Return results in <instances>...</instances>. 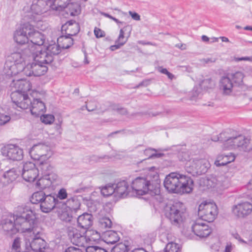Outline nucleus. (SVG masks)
<instances>
[{"label":"nucleus","mask_w":252,"mask_h":252,"mask_svg":"<svg viewBox=\"0 0 252 252\" xmlns=\"http://www.w3.org/2000/svg\"><path fill=\"white\" fill-rule=\"evenodd\" d=\"M94 33L97 38L104 36V32L98 28H95L94 29Z\"/></svg>","instance_id":"nucleus-61"},{"label":"nucleus","mask_w":252,"mask_h":252,"mask_svg":"<svg viewBox=\"0 0 252 252\" xmlns=\"http://www.w3.org/2000/svg\"><path fill=\"white\" fill-rule=\"evenodd\" d=\"M67 14L70 16H75L80 13V7L78 3L68 2L64 8Z\"/></svg>","instance_id":"nucleus-38"},{"label":"nucleus","mask_w":252,"mask_h":252,"mask_svg":"<svg viewBox=\"0 0 252 252\" xmlns=\"http://www.w3.org/2000/svg\"><path fill=\"white\" fill-rule=\"evenodd\" d=\"M57 211L59 214L60 218L61 220L65 222H70L72 218V216L70 210L67 209H58Z\"/></svg>","instance_id":"nucleus-41"},{"label":"nucleus","mask_w":252,"mask_h":252,"mask_svg":"<svg viewBox=\"0 0 252 252\" xmlns=\"http://www.w3.org/2000/svg\"><path fill=\"white\" fill-rule=\"evenodd\" d=\"M115 194L120 197H125L128 194L130 189L128 183L125 180L120 181L114 184Z\"/></svg>","instance_id":"nucleus-24"},{"label":"nucleus","mask_w":252,"mask_h":252,"mask_svg":"<svg viewBox=\"0 0 252 252\" xmlns=\"http://www.w3.org/2000/svg\"><path fill=\"white\" fill-rule=\"evenodd\" d=\"M153 152H156V150L153 148H148L144 151V155L147 156L148 159L151 158V155H152Z\"/></svg>","instance_id":"nucleus-60"},{"label":"nucleus","mask_w":252,"mask_h":252,"mask_svg":"<svg viewBox=\"0 0 252 252\" xmlns=\"http://www.w3.org/2000/svg\"><path fill=\"white\" fill-rule=\"evenodd\" d=\"M164 252H181V248L179 244L171 242L166 245Z\"/></svg>","instance_id":"nucleus-49"},{"label":"nucleus","mask_w":252,"mask_h":252,"mask_svg":"<svg viewBox=\"0 0 252 252\" xmlns=\"http://www.w3.org/2000/svg\"><path fill=\"white\" fill-rule=\"evenodd\" d=\"M64 252H83V251L78 248L74 247H70L66 249Z\"/></svg>","instance_id":"nucleus-63"},{"label":"nucleus","mask_w":252,"mask_h":252,"mask_svg":"<svg viewBox=\"0 0 252 252\" xmlns=\"http://www.w3.org/2000/svg\"><path fill=\"white\" fill-rule=\"evenodd\" d=\"M18 176V173L15 168H12L5 172L3 175V182H6L9 184L16 180Z\"/></svg>","instance_id":"nucleus-37"},{"label":"nucleus","mask_w":252,"mask_h":252,"mask_svg":"<svg viewBox=\"0 0 252 252\" xmlns=\"http://www.w3.org/2000/svg\"><path fill=\"white\" fill-rule=\"evenodd\" d=\"M231 212L236 219H245L252 213V204L248 201L238 203L231 207Z\"/></svg>","instance_id":"nucleus-11"},{"label":"nucleus","mask_w":252,"mask_h":252,"mask_svg":"<svg viewBox=\"0 0 252 252\" xmlns=\"http://www.w3.org/2000/svg\"><path fill=\"white\" fill-rule=\"evenodd\" d=\"M71 0H52L51 7L55 10H62L66 7V4Z\"/></svg>","instance_id":"nucleus-42"},{"label":"nucleus","mask_w":252,"mask_h":252,"mask_svg":"<svg viewBox=\"0 0 252 252\" xmlns=\"http://www.w3.org/2000/svg\"><path fill=\"white\" fill-rule=\"evenodd\" d=\"M26 207V204L19 206L17 207L14 215L9 214L3 217L0 225L4 231L9 233L10 235L17 232H21L22 229L17 225V220L19 217L23 216L19 212L20 209H23V211L25 212Z\"/></svg>","instance_id":"nucleus-7"},{"label":"nucleus","mask_w":252,"mask_h":252,"mask_svg":"<svg viewBox=\"0 0 252 252\" xmlns=\"http://www.w3.org/2000/svg\"><path fill=\"white\" fill-rule=\"evenodd\" d=\"M54 181L51 177L43 176L37 181L36 184L39 188L44 189L50 186Z\"/></svg>","instance_id":"nucleus-39"},{"label":"nucleus","mask_w":252,"mask_h":252,"mask_svg":"<svg viewBox=\"0 0 252 252\" xmlns=\"http://www.w3.org/2000/svg\"><path fill=\"white\" fill-rule=\"evenodd\" d=\"M218 214L217 206L213 202H203L198 206V214L202 220L213 222Z\"/></svg>","instance_id":"nucleus-9"},{"label":"nucleus","mask_w":252,"mask_h":252,"mask_svg":"<svg viewBox=\"0 0 252 252\" xmlns=\"http://www.w3.org/2000/svg\"><path fill=\"white\" fill-rule=\"evenodd\" d=\"M120 239L117 232L115 231H108L103 234V240L108 244H113L116 243Z\"/></svg>","instance_id":"nucleus-34"},{"label":"nucleus","mask_w":252,"mask_h":252,"mask_svg":"<svg viewBox=\"0 0 252 252\" xmlns=\"http://www.w3.org/2000/svg\"><path fill=\"white\" fill-rule=\"evenodd\" d=\"M61 46L59 44H50L46 48V51L49 52V54L52 55L53 57L54 55H56L59 54L61 52Z\"/></svg>","instance_id":"nucleus-50"},{"label":"nucleus","mask_w":252,"mask_h":252,"mask_svg":"<svg viewBox=\"0 0 252 252\" xmlns=\"http://www.w3.org/2000/svg\"><path fill=\"white\" fill-rule=\"evenodd\" d=\"M184 205L181 202L167 205L165 207V215L174 225H180L183 221Z\"/></svg>","instance_id":"nucleus-8"},{"label":"nucleus","mask_w":252,"mask_h":252,"mask_svg":"<svg viewBox=\"0 0 252 252\" xmlns=\"http://www.w3.org/2000/svg\"><path fill=\"white\" fill-rule=\"evenodd\" d=\"M32 69L34 71V76H40L45 74L47 70V65L37 62L32 63Z\"/></svg>","instance_id":"nucleus-36"},{"label":"nucleus","mask_w":252,"mask_h":252,"mask_svg":"<svg viewBox=\"0 0 252 252\" xmlns=\"http://www.w3.org/2000/svg\"><path fill=\"white\" fill-rule=\"evenodd\" d=\"M39 167H40L43 176L51 177L53 180H56L57 176L53 173V166L49 162L42 160L39 162Z\"/></svg>","instance_id":"nucleus-30"},{"label":"nucleus","mask_w":252,"mask_h":252,"mask_svg":"<svg viewBox=\"0 0 252 252\" xmlns=\"http://www.w3.org/2000/svg\"><path fill=\"white\" fill-rule=\"evenodd\" d=\"M57 43L62 48L67 49L73 45V40L70 36L63 35L58 38Z\"/></svg>","instance_id":"nucleus-35"},{"label":"nucleus","mask_w":252,"mask_h":252,"mask_svg":"<svg viewBox=\"0 0 252 252\" xmlns=\"http://www.w3.org/2000/svg\"><path fill=\"white\" fill-rule=\"evenodd\" d=\"M151 181L145 177H137L131 183V188L137 195H143L149 193L152 196H156V198L159 202L162 201L160 190L158 188V185H152Z\"/></svg>","instance_id":"nucleus-5"},{"label":"nucleus","mask_w":252,"mask_h":252,"mask_svg":"<svg viewBox=\"0 0 252 252\" xmlns=\"http://www.w3.org/2000/svg\"><path fill=\"white\" fill-rule=\"evenodd\" d=\"M3 155L12 160H21L23 158V150L15 145H9L2 149Z\"/></svg>","instance_id":"nucleus-16"},{"label":"nucleus","mask_w":252,"mask_h":252,"mask_svg":"<svg viewBox=\"0 0 252 252\" xmlns=\"http://www.w3.org/2000/svg\"><path fill=\"white\" fill-rule=\"evenodd\" d=\"M200 185L207 189L217 188L220 189L222 188V185L220 181L215 176H210L202 178L200 180Z\"/></svg>","instance_id":"nucleus-25"},{"label":"nucleus","mask_w":252,"mask_h":252,"mask_svg":"<svg viewBox=\"0 0 252 252\" xmlns=\"http://www.w3.org/2000/svg\"><path fill=\"white\" fill-rule=\"evenodd\" d=\"M23 69V64L18 65L15 63L6 61L3 68V72L6 76L12 77L20 73Z\"/></svg>","instance_id":"nucleus-22"},{"label":"nucleus","mask_w":252,"mask_h":252,"mask_svg":"<svg viewBox=\"0 0 252 252\" xmlns=\"http://www.w3.org/2000/svg\"><path fill=\"white\" fill-rule=\"evenodd\" d=\"M40 119L42 123L45 124H51L54 122L55 118L53 115L47 114L42 115Z\"/></svg>","instance_id":"nucleus-53"},{"label":"nucleus","mask_w":252,"mask_h":252,"mask_svg":"<svg viewBox=\"0 0 252 252\" xmlns=\"http://www.w3.org/2000/svg\"><path fill=\"white\" fill-rule=\"evenodd\" d=\"M23 209L21 208L19 211L23 216L17 220V225L22 229L21 232L27 233L32 239L41 238L43 230L37 224L35 213L29 204H26L25 212Z\"/></svg>","instance_id":"nucleus-2"},{"label":"nucleus","mask_w":252,"mask_h":252,"mask_svg":"<svg viewBox=\"0 0 252 252\" xmlns=\"http://www.w3.org/2000/svg\"><path fill=\"white\" fill-rule=\"evenodd\" d=\"M212 140L223 142L222 149L224 150L237 149L246 152L252 146L249 144V138L238 134L235 130L231 129L224 130L217 137H214Z\"/></svg>","instance_id":"nucleus-1"},{"label":"nucleus","mask_w":252,"mask_h":252,"mask_svg":"<svg viewBox=\"0 0 252 252\" xmlns=\"http://www.w3.org/2000/svg\"><path fill=\"white\" fill-rule=\"evenodd\" d=\"M61 206H64L63 201H59L55 196L49 194L45 195L40 207L42 212L49 213L54 209H60Z\"/></svg>","instance_id":"nucleus-15"},{"label":"nucleus","mask_w":252,"mask_h":252,"mask_svg":"<svg viewBox=\"0 0 252 252\" xmlns=\"http://www.w3.org/2000/svg\"><path fill=\"white\" fill-rule=\"evenodd\" d=\"M31 30V25L29 23L25 24L23 26L17 30L14 34V39L19 44H24L29 43V35L28 32Z\"/></svg>","instance_id":"nucleus-18"},{"label":"nucleus","mask_w":252,"mask_h":252,"mask_svg":"<svg viewBox=\"0 0 252 252\" xmlns=\"http://www.w3.org/2000/svg\"><path fill=\"white\" fill-rule=\"evenodd\" d=\"M38 174V169H33V170L29 171H23L22 177L23 179L29 182H33L36 178Z\"/></svg>","instance_id":"nucleus-40"},{"label":"nucleus","mask_w":252,"mask_h":252,"mask_svg":"<svg viewBox=\"0 0 252 252\" xmlns=\"http://www.w3.org/2000/svg\"><path fill=\"white\" fill-rule=\"evenodd\" d=\"M45 194L42 191L36 192L32 195L30 201L32 204H41V202L45 197Z\"/></svg>","instance_id":"nucleus-45"},{"label":"nucleus","mask_w":252,"mask_h":252,"mask_svg":"<svg viewBox=\"0 0 252 252\" xmlns=\"http://www.w3.org/2000/svg\"><path fill=\"white\" fill-rule=\"evenodd\" d=\"M28 58L35 62L45 65L49 64L53 61V57L49 54L46 50H42L41 48H37L33 51L30 50V48L26 49L24 52Z\"/></svg>","instance_id":"nucleus-10"},{"label":"nucleus","mask_w":252,"mask_h":252,"mask_svg":"<svg viewBox=\"0 0 252 252\" xmlns=\"http://www.w3.org/2000/svg\"><path fill=\"white\" fill-rule=\"evenodd\" d=\"M191 232L200 238L208 236L212 232L211 228L201 220L194 221L191 225Z\"/></svg>","instance_id":"nucleus-17"},{"label":"nucleus","mask_w":252,"mask_h":252,"mask_svg":"<svg viewBox=\"0 0 252 252\" xmlns=\"http://www.w3.org/2000/svg\"><path fill=\"white\" fill-rule=\"evenodd\" d=\"M21 241L19 238H16L12 245L13 252H20L21 251Z\"/></svg>","instance_id":"nucleus-52"},{"label":"nucleus","mask_w":252,"mask_h":252,"mask_svg":"<svg viewBox=\"0 0 252 252\" xmlns=\"http://www.w3.org/2000/svg\"><path fill=\"white\" fill-rule=\"evenodd\" d=\"M146 169L147 170V174L145 178L151 181V183L152 185H156V184L157 183L158 188L160 189V181L158 175L159 169L155 166H152L147 168Z\"/></svg>","instance_id":"nucleus-28"},{"label":"nucleus","mask_w":252,"mask_h":252,"mask_svg":"<svg viewBox=\"0 0 252 252\" xmlns=\"http://www.w3.org/2000/svg\"><path fill=\"white\" fill-rule=\"evenodd\" d=\"M29 35L28 45L26 48H30V50L35 51L37 48H41V46L44 43V36L40 32L35 31L33 27L31 25V30L28 32Z\"/></svg>","instance_id":"nucleus-14"},{"label":"nucleus","mask_w":252,"mask_h":252,"mask_svg":"<svg viewBox=\"0 0 252 252\" xmlns=\"http://www.w3.org/2000/svg\"><path fill=\"white\" fill-rule=\"evenodd\" d=\"M196 164L195 163V159L189 160L186 164L185 169L186 171L195 176L197 175V170L196 169Z\"/></svg>","instance_id":"nucleus-43"},{"label":"nucleus","mask_w":252,"mask_h":252,"mask_svg":"<svg viewBox=\"0 0 252 252\" xmlns=\"http://www.w3.org/2000/svg\"><path fill=\"white\" fill-rule=\"evenodd\" d=\"M235 156L232 153L228 155L220 154L217 156L214 164L217 167L224 166L234 161Z\"/></svg>","instance_id":"nucleus-29"},{"label":"nucleus","mask_w":252,"mask_h":252,"mask_svg":"<svg viewBox=\"0 0 252 252\" xmlns=\"http://www.w3.org/2000/svg\"><path fill=\"white\" fill-rule=\"evenodd\" d=\"M67 197V193L65 189L62 188L58 192L57 198L60 200H63Z\"/></svg>","instance_id":"nucleus-58"},{"label":"nucleus","mask_w":252,"mask_h":252,"mask_svg":"<svg viewBox=\"0 0 252 252\" xmlns=\"http://www.w3.org/2000/svg\"><path fill=\"white\" fill-rule=\"evenodd\" d=\"M13 90L11 94V98L13 104L17 107L22 109H28L31 103L27 93L31 88L30 83L23 79L13 80L10 84Z\"/></svg>","instance_id":"nucleus-4"},{"label":"nucleus","mask_w":252,"mask_h":252,"mask_svg":"<svg viewBox=\"0 0 252 252\" xmlns=\"http://www.w3.org/2000/svg\"><path fill=\"white\" fill-rule=\"evenodd\" d=\"M112 224L111 220L108 217H102L98 219V225L102 230L111 228Z\"/></svg>","instance_id":"nucleus-44"},{"label":"nucleus","mask_w":252,"mask_h":252,"mask_svg":"<svg viewBox=\"0 0 252 252\" xmlns=\"http://www.w3.org/2000/svg\"><path fill=\"white\" fill-rule=\"evenodd\" d=\"M129 14L133 19L136 21H139L140 20V16L138 13L129 11Z\"/></svg>","instance_id":"nucleus-64"},{"label":"nucleus","mask_w":252,"mask_h":252,"mask_svg":"<svg viewBox=\"0 0 252 252\" xmlns=\"http://www.w3.org/2000/svg\"><path fill=\"white\" fill-rule=\"evenodd\" d=\"M25 63L23 64V69L21 70L20 73L26 75L27 76H34V71L32 69V64L29 63L26 66H24Z\"/></svg>","instance_id":"nucleus-51"},{"label":"nucleus","mask_w":252,"mask_h":252,"mask_svg":"<svg viewBox=\"0 0 252 252\" xmlns=\"http://www.w3.org/2000/svg\"><path fill=\"white\" fill-rule=\"evenodd\" d=\"M111 109L116 111L119 114L121 115H126L127 113V111L126 109L120 107L119 105L117 104H112L110 106Z\"/></svg>","instance_id":"nucleus-55"},{"label":"nucleus","mask_w":252,"mask_h":252,"mask_svg":"<svg viewBox=\"0 0 252 252\" xmlns=\"http://www.w3.org/2000/svg\"><path fill=\"white\" fill-rule=\"evenodd\" d=\"M10 117L8 115L0 113V126H2L10 120Z\"/></svg>","instance_id":"nucleus-59"},{"label":"nucleus","mask_w":252,"mask_h":252,"mask_svg":"<svg viewBox=\"0 0 252 252\" xmlns=\"http://www.w3.org/2000/svg\"><path fill=\"white\" fill-rule=\"evenodd\" d=\"M196 164L197 175L205 173L210 167V163L208 160L205 158L195 159Z\"/></svg>","instance_id":"nucleus-33"},{"label":"nucleus","mask_w":252,"mask_h":252,"mask_svg":"<svg viewBox=\"0 0 252 252\" xmlns=\"http://www.w3.org/2000/svg\"><path fill=\"white\" fill-rule=\"evenodd\" d=\"M129 246L127 242L120 243L114 246L111 250V252H128Z\"/></svg>","instance_id":"nucleus-46"},{"label":"nucleus","mask_w":252,"mask_h":252,"mask_svg":"<svg viewBox=\"0 0 252 252\" xmlns=\"http://www.w3.org/2000/svg\"><path fill=\"white\" fill-rule=\"evenodd\" d=\"M32 12L37 15H41L47 10V4L43 0H33L31 6Z\"/></svg>","instance_id":"nucleus-27"},{"label":"nucleus","mask_w":252,"mask_h":252,"mask_svg":"<svg viewBox=\"0 0 252 252\" xmlns=\"http://www.w3.org/2000/svg\"><path fill=\"white\" fill-rule=\"evenodd\" d=\"M30 154L33 159L42 161L50 158L53 155V152L48 145L38 144L32 148Z\"/></svg>","instance_id":"nucleus-12"},{"label":"nucleus","mask_w":252,"mask_h":252,"mask_svg":"<svg viewBox=\"0 0 252 252\" xmlns=\"http://www.w3.org/2000/svg\"><path fill=\"white\" fill-rule=\"evenodd\" d=\"M163 184L169 192L189 193L192 191L193 182L189 177L178 172H172L166 176Z\"/></svg>","instance_id":"nucleus-3"},{"label":"nucleus","mask_w":252,"mask_h":252,"mask_svg":"<svg viewBox=\"0 0 252 252\" xmlns=\"http://www.w3.org/2000/svg\"><path fill=\"white\" fill-rule=\"evenodd\" d=\"M86 252H108L106 250L96 246L87 247Z\"/></svg>","instance_id":"nucleus-54"},{"label":"nucleus","mask_w":252,"mask_h":252,"mask_svg":"<svg viewBox=\"0 0 252 252\" xmlns=\"http://www.w3.org/2000/svg\"><path fill=\"white\" fill-rule=\"evenodd\" d=\"M178 157L179 159L182 161H189V155L187 151H182L179 153Z\"/></svg>","instance_id":"nucleus-56"},{"label":"nucleus","mask_w":252,"mask_h":252,"mask_svg":"<svg viewBox=\"0 0 252 252\" xmlns=\"http://www.w3.org/2000/svg\"><path fill=\"white\" fill-rule=\"evenodd\" d=\"M29 108H30L32 114L36 117H38L46 110L45 103L38 98H34L32 101H31Z\"/></svg>","instance_id":"nucleus-19"},{"label":"nucleus","mask_w":252,"mask_h":252,"mask_svg":"<svg viewBox=\"0 0 252 252\" xmlns=\"http://www.w3.org/2000/svg\"><path fill=\"white\" fill-rule=\"evenodd\" d=\"M30 246L33 252H45L48 249L47 243L41 238H33Z\"/></svg>","instance_id":"nucleus-26"},{"label":"nucleus","mask_w":252,"mask_h":252,"mask_svg":"<svg viewBox=\"0 0 252 252\" xmlns=\"http://www.w3.org/2000/svg\"><path fill=\"white\" fill-rule=\"evenodd\" d=\"M101 193L104 196H108L113 193L115 194L114 184H109L103 187L101 189Z\"/></svg>","instance_id":"nucleus-48"},{"label":"nucleus","mask_w":252,"mask_h":252,"mask_svg":"<svg viewBox=\"0 0 252 252\" xmlns=\"http://www.w3.org/2000/svg\"><path fill=\"white\" fill-rule=\"evenodd\" d=\"M77 223L78 227L88 230L93 225V217L90 214L84 213L78 217Z\"/></svg>","instance_id":"nucleus-20"},{"label":"nucleus","mask_w":252,"mask_h":252,"mask_svg":"<svg viewBox=\"0 0 252 252\" xmlns=\"http://www.w3.org/2000/svg\"><path fill=\"white\" fill-rule=\"evenodd\" d=\"M61 30L63 33L64 32L66 34L72 36L78 33L80 31V27L76 21L70 20L62 26Z\"/></svg>","instance_id":"nucleus-23"},{"label":"nucleus","mask_w":252,"mask_h":252,"mask_svg":"<svg viewBox=\"0 0 252 252\" xmlns=\"http://www.w3.org/2000/svg\"><path fill=\"white\" fill-rule=\"evenodd\" d=\"M85 236L86 239V244L83 247L91 246L90 245L93 242H96L100 238V233L95 230H86L85 233Z\"/></svg>","instance_id":"nucleus-31"},{"label":"nucleus","mask_w":252,"mask_h":252,"mask_svg":"<svg viewBox=\"0 0 252 252\" xmlns=\"http://www.w3.org/2000/svg\"><path fill=\"white\" fill-rule=\"evenodd\" d=\"M64 206H61L62 209H67L76 212L80 208V202L76 197L68 199L65 203L63 202Z\"/></svg>","instance_id":"nucleus-32"},{"label":"nucleus","mask_w":252,"mask_h":252,"mask_svg":"<svg viewBox=\"0 0 252 252\" xmlns=\"http://www.w3.org/2000/svg\"><path fill=\"white\" fill-rule=\"evenodd\" d=\"M66 233L71 242L78 247H83L86 244L84 232H81L72 226H68L66 228Z\"/></svg>","instance_id":"nucleus-13"},{"label":"nucleus","mask_w":252,"mask_h":252,"mask_svg":"<svg viewBox=\"0 0 252 252\" xmlns=\"http://www.w3.org/2000/svg\"><path fill=\"white\" fill-rule=\"evenodd\" d=\"M232 235L233 236V238L238 240L240 243L244 244H247V242L245 240L242 239L241 238L240 236L237 233H233L232 234Z\"/></svg>","instance_id":"nucleus-62"},{"label":"nucleus","mask_w":252,"mask_h":252,"mask_svg":"<svg viewBox=\"0 0 252 252\" xmlns=\"http://www.w3.org/2000/svg\"><path fill=\"white\" fill-rule=\"evenodd\" d=\"M129 27V26H126L120 30L119 35L117 39L116 40L117 43H120V45H124L127 42L128 40V37H125L124 34L125 32Z\"/></svg>","instance_id":"nucleus-47"},{"label":"nucleus","mask_w":252,"mask_h":252,"mask_svg":"<svg viewBox=\"0 0 252 252\" xmlns=\"http://www.w3.org/2000/svg\"><path fill=\"white\" fill-rule=\"evenodd\" d=\"M33 169H37L35 164L32 162H27L23 165V171H31Z\"/></svg>","instance_id":"nucleus-57"},{"label":"nucleus","mask_w":252,"mask_h":252,"mask_svg":"<svg viewBox=\"0 0 252 252\" xmlns=\"http://www.w3.org/2000/svg\"><path fill=\"white\" fill-rule=\"evenodd\" d=\"M28 48H24L21 50V52H17L12 53L8 57L6 61H10V62L15 63L17 65L24 64L26 61H31L30 58L26 57L24 51Z\"/></svg>","instance_id":"nucleus-21"},{"label":"nucleus","mask_w":252,"mask_h":252,"mask_svg":"<svg viewBox=\"0 0 252 252\" xmlns=\"http://www.w3.org/2000/svg\"><path fill=\"white\" fill-rule=\"evenodd\" d=\"M244 75L241 71L229 73L222 76L220 80L219 86L223 94L229 95L234 86L242 85Z\"/></svg>","instance_id":"nucleus-6"}]
</instances>
